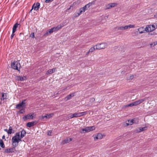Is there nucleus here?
<instances>
[{"instance_id":"1","label":"nucleus","mask_w":157,"mask_h":157,"mask_svg":"<svg viewBox=\"0 0 157 157\" xmlns=\"http://www.w3.org/2000/svg\"><path fill=\"white\" fill-rule=\"evenodd\" d=\"M64 26V25L63 24H60V25H57L56 27H54L51 28V29H49L48 30V33H49V34H51L53 32L57 31L61 28Z\"/></svg>"},{"instance_id":"2","label":"nucleus","mask_w":157,"mask_h":157,"mask_svg":"<svg viewBox=\"0 0 157 157\" xmlns=\"http://www.w3.org/2000/svg\"><path fill=\"white\" fill-rule=\"evenodd\" d=\"M108 46L107 44L106 43H102L98 44L95 45L96 50H100L105 48Z\"/></svg>"},{"instance_id":"3","label":"nucleus","mask_w":157,"mask_h":157,"mask_svg":"<svg viewBox=\"0 0 157 157\" xmlns=\"http://www.w3.org/2000/svg\"><path fill=\"white\" fill-rule=\"evenodd\" d=\"M21 66L20 63L18 61H14L11 64V67L14 70H17L19 71H20Z\"/></svg>"},{"instance_id":"4","label":"nucleus","mask_w":157,"mask_h":157,"mask_svg":"<svg viewBox=\"0 0 157 157\" xmlns=\"http://www.w3.org/2000/svg\"><path fill=\"white\" fill-rule=\"evenodd\" d=\"M20 132H18L16 133L15 135L13 137V140L14 142L19 143L20 141H21V139L20 137Z\"/></svg>"},{"instance_id":"5","label":"nucleus","mask_w":157,"mask_h":157,"mask_svg":"<svg viewBox=\"0 0 157 157\" xmlns=\"http://www.w3.org/2000/svg\"><path fill=\"white\" fill-rule=\"evenodd\" d=\"M95 127L94 126L87 127L85 128H83L82 129V131L81 132V133H83L85 132H88L94 130Z\"/></svg>"},{"instance_id":"6","label":"nucleus","mask_w":157,"mask_h":157,"mask_svg":"<svg viewBox=\"0 0 157 157\" xmlns=\"http://www.w3.org/2000/svg\"><path fill=\"white\" fill-rule=\"evenodd\" d=\"M144 99H141L139 100L135 101L133 103H130L125 106V107H129V106H136L138 104H139L140 103L144 101Z\"/></svg>"},{"instance_id":"7","label":"nucleus","mask_w":157,"mask_h":157,"mask_svg":"<svg viewBox=\"0 0 157 157\" xmlns=\"http://www.w3.org/2000/svg\"><path fill=\"white\" fill-rule=\"evenodd\" d=\"M34 118V114L33 113H30L27 115L25 116L22 118V119L24 121H25L29 119H33Z\"/></svg>"},{"instance_id":"8","label":"nucleus","mask_w":157,"mask_h":157,"mask_svg":"<svg viewBox=\"0 0 157 157\" xmlns=\"http://www.w3.org/2000/svg\"><path fill=\"white\" fill-rule=\"evenodd\" d=\"M26 100H23L21 103L17 104L16 106V108L18 109H20L21 108H23L25 106V103Z\"/></svg>"},{"instance_id":"9","label":"nucleus","mask_w":157,"mask_h":157,"mask_svg":"<svg viewBox=\"0 0 157 157\" xmlns=\"http://www.w3.org/2000/svg\"><path fill=\"white\" fill-rule=\"evenodd\" d=\"M40 3L37 2L36 4L34 3L32 6V9H34L35 10H37L40 8Z\"/></svg>"},{"instance_id":"10","label":"nucleus","mask_w":157,"mask_h":157,"mask_svg":"<svg viewBox=\"0 0 157 157\" xmlns=\"http://www.w3.org/2000/svg\"><path fill=\"white\" fill-rule=\"evenodd\" d=\"M27 79L25 76H17L15 78V79L17 81H23Z\"/></svg>"},{"instance_id":"11","label":"nucleus","mask_w":157,"mask_h":157,"mask_svg":"<svg viewBox=\"0 0 157 157\" xmlns=\"http://www.w3.org/2000/svg\"><path fill=\"white\" fill-rule=\"evenodd\" d=\"M115 29L117 30H123L128 29V25H125L124 26L117 27L115 28Z\"/></svg>"},{"instance_id":"12","label":"nucleus","mask_w":157,"mask_h":157,"mask_svg":"<svg viewBox=\"0 0 157 157\" xmlns=\"http://www.w3.org/2000/svg\"><path fill=\"white\" fill-rule=\"evenodd\" d=\"M147 129V127L145 126L144 127H140L136 129V131L137 132H140L142 131L146 130Z\"/></svg>"},{"instance_id":"13","label":"nucleus","mask_w":157,"mask_h":157,"mask_svg":"<svg viewBox=\"0 0 157 157\" xmlns=\"http://www.w3.org/2000/svg\"><path fill=\"white\" fill-rule=\"evenodd\" d=\"M53 115L54 114L53 113H50L47 114L45 115H43L41 117V119L43 120L44 119V118H46L47 119L49 118L52 117Z\"/></svg>"},{"instance_id":"14","label":"nucleus","mask_w":157,"mask_h":157,"mask_svg":"<svg viewBox=\"0 0 157 157\" xmlns=\"http://www.w3.org/2000/svg\"><path fill=\"white\" fill-rule=\"evenodd\" d=\"M79 117V115L78 113H76L74 114H69L68 115V117L70 118H72L74 117Z\"/></svg>"},{"instance_id":"15","label":"nucleus","mask_w":157,"mask_h":157,"mask_svg":"<svg viewBox=\"0 0 157 157\" xmlns=\"http://www.w3.org/2000/svg\"><path fill=\"white\" fill-rule=\"evenodd\" d=\"M15 150V148L14 147L10 148L5 149V152L7 153H12Z\"/></svg>"},{"instance_id":"16","label":"nucleus","mask_w":157,"mask_h":157,"mask_svg":"<svg viewBox=\"0 0 157 157\" xmlns=\"http://www.w3.org/2000/svg\"><path fill=\"white\" fill-rule=\"evenodd\" d=\"M36 124V121H33L31 122H29L27 123L26 125L27 127H30Z\"/></svg>"},{"instance_id":"17","label":"nucleus","mask_w":157,"mask_h":157,"mask_svg":"<svg viewBox=\"0 0 157 157\" xmlns=\"http://www.w3.org/2000/svg\"><path fill=\"white\" fill-rule=\"evenodd\" d=\"M95 1H94L91 2H89L88 4L84 6L87 10L89 9L90 6L94 4Z\"/></svg>"},{"instance_id":"18","label":"nucleus","mask_w":157,"mask_h":157,"mask_svg":"<svg viewBox=\"0 0 157 157\" xmlns=\"http://www.w3.org/2000/svg\"><path fill=\"white\" fill-rule=\"evenodd\" d=\"M145 29L146 32H151L153 31V28L151 27V25H148L147 27H146Z\"/></svg>"},{"instance_id":"19","label":"nucleus","mask_w":157,"mask_h":157,"mask_svg":"<svg viewBox=\"0 0 157 157\" xmlns=\"http://www.w3.org/2000/svg\"><path fill=\"white\" fill-rule=\"evenodd\" d=\"M20 132V137L21 138H23L25 136L26 134V132L25 130L23 129Z\"/></svg>"},{"instance_id":"20","label":"nucleus","mask_w":157,"mask_h":157,"mask_svg":"<svg viewBox=\"0 0 157 157\" xmlns=\"http://www.w3.org/2000/svg\"><path fill=\"white\" fill-rule=\"evenodd\" d=\"M19 25H20V24H18L17 23L14 24L13 28V33H14L16 32L17 28Z\"/></svg>"},{"instance_id":"21","label":"nucleus","mask_w":157,"mask_h":157,"mask_svg":"<svg viewBox=\"0 0 157 157\" xmlns=\"http://www.w3.org/2000/svg\"><path fill=\"white\" fill-rule=\"evenodd\" d=\"M71 140V138H68L63 140V144H66L69 142Z\"/></svg>"},{"instance_id":"22","label":"nucleus","mask_w":157,"mask_h":157,"mask_svg":"<svg viewBox=\"0 0 157 157\" xmlns=\"http://www.w3.org/2000/svg\"><path fill=\"white\" fill-rule=\"evenodd\" d=\"M95 101V99H90V101L89 102V105H92L93 104H95L96 102Z\"/></svg>"},{"instance_id":"23","label":"nucleus","mask_w":157,"mask_h":157,"mask_svg":"<svg viewBox=\"0 0 157 157\" xmlns=\"http://www.w3.org/2000/svg\"><path fill=\"white\" fill-rule=\"evenodd\" d=\"M75 94V93H73L67 95L65 98H71L74 97Z\"/></svg>"},{"instance_id":"24","label":"nucleus","mask_w":157,"mask_h":157,"mask_svg":"<svg viewBox=\"0 0 157 157\" xmlns=\"http://www.w3.org/2000/svg\"><path fill=\"white\" fill-rule=\"evenodd\" d=\"M138 31L139 32V33L140 34H142L144 33V30L143 27H140L138 29Z\"/></svg>"},{"instance_id":"25","label":"nucleus","mask_w":157,"mask_h":157,"mask_svg":"<svg viewBox=\"0 0 157 157\" xmlns=\"http://www.w3.org/2000/svg\"><path fill=\"white\" fill-rule=\"evenodd\" d=\"M12 144L13 146V147H14L15 148V147L18 145V143L17 142H14L13 141V137L12 138Z\"/></svg>"},{"instance_id":"26","label":"nucleus","mask_w":157,"mask_h":157,"mask_svg":"<svg viewBox=\"0 0 157 157\" xmlns=\"http://www.w3.org/2000/svg\"><path fill=\"white\" fill-rule=\"evenodd\" d=\"M78 113L79 115V117H80L81 116L86 115L87 113V112L86 111H85L81 113Z\"/></svg>"},{"instance_id":"27","label":"nucleus","mask_w":157,"mask_h":157,"mask_svg":"<svg viewBox=\"0 0 157 157\" xmlns=\"http://www.w3.org/2000/svg\"><path fill=\"white\" fill-rule=\"evenodd\" d=\"M133 123L132 119L131 120H128V123H126L127 126L129 125H131Z\"/></svg>"},{"instance_id":"28","label":"nucleus","mask_w":157,"mask_h":157,"mask_svg":"<svg viewBox=\"0 0 157 157\" xmlns=\"http://www.w3.org/2000/svg\"><path fill=\"white\" fill-rule=\"evenodd\" d=\"M0 146L2 148H4L5 147L3 142L1 139L0 140Z\"/></svg>"},{"instance_id":"29","label":"nucleus","mask_w":157,"mask_h":157,"mask_svg":"<svg viewBox=\"0 0 157 157\" xmlns=\"http://www.w3.org/2000/svg\"><path fill=\"white\" fill-rule=\"evenodd\" d=\"M133 123L137 124L139 122L138 119L137 118H135L132 119Z\"/></svg>"},{"instance_id":"30","label":"nucleus","mask_w":157,"mask_h":157,"mask_svg":"<svg viewBox=\"0 0 157 157\" xmlns=\"http://www.w3.org/2000/svg\"><path fill=\"white\" fill-rule=\"evenodd\" d=\"M95 50H96L95 48V46H94L93 47H92L90 48L89 50V52H94Z\"/></svg>"},{"instance_id":"31","label":"nucleus","mask_w":157,"mask_h":157,"mask_svg":"<svg viewBox=\"0 0 157 157\" xmlns=\"http://www.w3.org/2000/svg\"><path fill=\"white\" fill-rule=\"evenodd\" d=\"M110 5L111 8L112 7H113L117 6V4L116 3H109Z\"/></svg>"},{"instance_id":"32","label":"nucleus","mask_w":157,"mask_h":157,"mask_svg":"<svg viewBox=\"0 0 157 157\" xmlns=\"http://www.w3.org/2000/svg\"><path fill=\"white\" fill-rule=\"evenodd\" d=\"M97 136L98 137L99 139H101L103 137L101 133L98 134Z\"/></svg>"},{"instance_id":"33","label":"nucleus","mask_w":157,"mask_h":157,"mask_svg":"<svg viewBox=\"0 0 157 157\" xmlns=\"http://www.w3.org/2000/svg\"><path fill=\"white\" fill-rule=\"evenodd\" d=\"M52 73V70L51 69H49L46 72V74H51Z\"/></svg>"},{"instance_id":"34","label":"nucleus","mask_w":157,"mask_h":157,"mask_svg":"<svg viewBox=\"0 0 157 157\" xmlns=\"http://www.w3.org/2000/svg\"><path fill=\"white\" fill-rule=\"evenodd\" d=\"M128 29L131 28H134L135 27V25H128Z\"/></svg>"},{"instance_id":"35","label":"nucleus","mask_w":157,"mask_h":157,"mask_svg":"<svg viewBox=\"0 0 157 157\" xmlns=\"http://www.w3.org/2000/svg\"><path fill=\"white\" fill-rule=\"evenodd\" d=\"M30 37H31L33 38H34L35 37L34 33H32L30 36Z\"/></svg>"},{"instance_id":"36","label":"nucleus","mask_w":157,"mask_h":157,"mask_svg":"<svg viewBox=\"0 0 157 157\" xmlns=\"http://www.w3.org/2000/svg\"><path fill=\"white\" fill-rule=\"evenodd\" d=\"M106 9H109L111 8L110 5L109 4H108L106 6H105Z\"/></svg>"},{"instance_id":"37","label":"nucleus","mask_w":157,"mask_h":157,"mask_svg":"<svg viewBox=\"0 0 157 157\" xmlns=\"http://www.w3.org/2000/svg\"><path fill=\"white\" fill-rule=\"evenodd\" d=\"M80 9V10H82L83 12H84L86 10H87V9L85 8V6H84L82 8H81Z\"/></svg>"},{"instance_id":"38","label":"nucleus","mask_w":157,"mask_h":157,"mask_svg":"<svg viewBox=\"0 0 157 157\" xmlns=\"http://www.w3.org/2000/svg\"><path fill=\"white\" fill-rule=\"evenodd\" d=\"M80 14L79 13H77L76 12L75 14L74 17H78Z\"/></svg>"},{"instance_id":"39","label":"nucleus","mask_w":157,"mask_h":157,"mask_svg":"<svg viewBox=\"0 0 157 157\" xmlns=\"http://www.w3.org/2000/svg\"><path fill=\"white\" fill-rule=\"evenodd\" d=\"M25 112V109H21L19 111V112L20 113H24Z\"/></svg>"},{"instance_id":"40","label":"nucleus","mask_w":157,"mask_h":157,"mask_svg":"<svg viewBox=\"0 0 157 157\" xmlns=\"http://www.w3.org/2000/svg\"><path fill=\"white\" fill-rule=\"evenodd\" d=\"M12 130L9 129L7 132V133L8 134H10L12 133Z\"/></svg>"},{"instance_id":"41","label":"nucleus","mask_w":157,"mask_h":157,"mask_svg":"<svg viewBox=\"0 0 157 157\" xmlns=\"http://www.w3.org/2000/svg\"><path fill=\"white\" fill-rule=\"evenodd\" d=\"M52 133V132L51 131H48V135L49 136H51Z\"/></svg>"},{"instance_id":"42","label":"nucleus","mask_w":157,"mask_h":157,"mask_svg":"<svg viewBox=\"0 0 157 157\" xmlns=\"http://www.w3.org/2000/svg\"><path fill=\"white\" fill-rule=\"evenodd\" d=\"M53 0H46L45 2L46 3H49L52 1Z\"/></svg>"},{"instance_id":"43","label":"nucleus","mask_w":157,"mask_h":157,"mask_svg":"<svg viewBox=\"0 0 157 157\" xmlns=\"http://www.w3.org/2000/svg\"><path fill=\"white\" fill-rule=\"evenodd\" d=\"M151 27L152 28H153V31L155 29V27L154 25H151Z\"/></svg>"},{"instance_id":"44","label":"nucleus","mask_w":157,"mask_h":157,"mask_svg":"<svg viewBox=\"0 0 157 157\" xmlns=\"http://www.w3.org/2000/svg\"><path fill=\"white\" fill-rule=\"evenodd\" d=\"M154 43H155V42H153V43H151L150 44V47H152V46L153 45V46H154L155 45H154Z\"/></svg>"},{"instance_id":"45","label":"nucleus","mask_w":157,"mask_h":157,"mask_svg":"<svg viewBox=\"0 0 157 157\" xmlns=\"http://www.w3.org/2000/svg\"><path fill=\"white\" fill-rule=\"evenodd\" d=\"M94 139L95 141L96 140L98 139H99L98 138V137L97 136H96L94 137Z\"/></svg>"},{"instance_id":"46","label":"nucleus","mask_w":157,"mask_h":157,"mask_svg":"<svg viewBox=\"0 0 157 157\" xmlns=\"http://www.w3.org/2000/svg\"><path fill=\"white\" fill-rule=\"evenodd\" d=\"M48 31H47L46 33L44 34V36H47L49 33H48Z\"/></svg>"},{"instance_id":"47","label":"nucleus","mask_w":157,"mask_h":157,"mask_svg":"<svg viewBox=\"0 0 157 157\" xmlns=\"http://www.w3.org/2000/svg\"><path fill=\"white\" fill-rule=\"evenodd\" d=\"M56 68H53L51 69L52 71V73L56 71Z\"/></svg>"},{"instance_id":"48","label":"nucleus","mask_w":157,"mask_h":157,"mask_svg":"<svg viewBox=\"0 0 157 157\" xmlns=\"http://www.w3.org/2000/svg\"><path fill=\"white\" fill-rule=\"evenodd\" d=\"M14 33H13V31H12V33L11 35V39H12L13 37L14 36Z\"/></svg>"},{"instance_id":"49","label":"nucleus","mask_w":157,"mask_h":157,"mask_svg":"<svg viewBox=\"0 0 157 157\" xmlns=\"http://www.w3.org/2000/svg\"><path fill=\"white\" fill-rule=\"evenodd\" d=\"M134 76L133 75H132L130 76L129 79H132L134 78Z\"/></svg>"},{"instance_id":"50","label":"nucleus","mask_w":157,"mask_h":157,"mask_svg":"<svg viewBox=\"0 0 157 157\" xmlns=\"http://www.w3.org/2000/svg\"><path fill=\"white\" fill-rule=\"evenodd\" d=\"M83 11L81 10H80V9H79V13L81 14V13L83 12Z\"/></svg>"},{"instance_id":"51","label":"nucleus","mask_w":157,"mask_h":157,"mask_svg":"<svg viewBox=\"0 0 157 157\" xmlns=\"http://www.w3.org/2000/svg\"><path fill=\"white\" fill-rule=\"evenodd\" d=\"M9 129L13 130V128H12V127L10 126L9 127Z\"/></svg>"},{"instance_id":"52","label":"nucleus","mask_w":157,"mask_h":157,"mask_svg":"<svg viewBox=\"0 0 157 157\" xmlns=\"http://www.w3.org/2000/svg\"><path fill=\"white\" fill-rule=\"evenodd\" d=\"M5 136L4 135H3L2 136V139H5Z\"/></svg>"},{"instance_id":"53","label":"nucleus","mask_w":157,"mask_h":157,"mask_svg":"<svg viewBox=\"0 0 157 157\" xmlns=\"http://www.w3.org/2000/svg\"><path fill=\"white\" fill-rule=\"evenodd\" d=\"M90 53V52H89V51L88 52H87L86 53V55H88Z\"/></svg>"},{"instance_id":"54","label":"nucleus","mask_w":157,"mask_h":157,"mask_svg":"<svg viewBox=\"0 0 157 157\" xmlns=\"http://www.w3.org/2000/svg\"><path fill=\"white\" fill-rule=\"evenodd\" d=\"M21 35H23V33H20L19 34V35H20V36H21Z\"/></svg>"},{"instance_id":"55","label":"nucleus","mask_w":157,"mask_h":157,"mask_svg":"<svg viewBox=\"0 0 157 157\" xmlns=\"http://www.w3.org/2000/svg\"><path fill=\"white\" fill-rule=\"evenodd\" d=\"M4 131L6 132H8V130L7 129H4Z\"/></svg>"},{"instance_id":"56","label":"nucleus","mask_w":157,"mask_h":157,"mask_svg":"<svg viewBox=\"0 0 157 157\" xmlns=\"http://www.w3.org/2000/svg\"><path fill=\"white\" fill-rule=\"evenodd\" d=\"M155 43H154V45H156L157 44V41L156 42H155Z\"/></svg>"},{"instance_id":"57","label":"nucleus","mask_w":157,"mask_h":157,"mask_svg":"<svg viewBox=\"0 0 157 157\" xmlns=\"http://www.w3.org/2000/svg\"><path fill=\"white\" fill-rule=\"evenodd\" d=\"M125 72L124 71H123L121 72V73H124Z\"/></svg>"},{"instance_id":"58","label":"nucleus","mask_w":157,"mask_h":157,"mask_svg":"<svg viewBox=\"0 0 157 157\" xmlns=\"http://www.w3.org/2000/svg\"><path fill=\"white\" fill-rule=\"evenodd\" d=\"M155 16L157 18V14L156 15H155Z\"/></svg>"},{"instance_id":"59","label":"nucleus","mask_w":157,"mask_h":157,"mask_svg":"<svg viewBox=\"0 0 157 157\" xmlns=\"http://www.w3.org/2000/svg\"><path fill=\"white\" fill-rule=\"evenodd\" d=\"M33 9H32L30 10V12H31L32 11V10Z\"/></svg>"},{"instance_id":"60","label":"nucleus","mask_w":157,"mask_h":157,"mask_svg":"<svg viewBox=\"0 0 157 157\" xmlns=\"http://www.w3.org/2000/svg\"><path fill=\"white\" fill-rule=\"evenodd\" d=\"M4 99H4V98L2 99H3V100H4Z\"/></svg>"}]
</instances>
